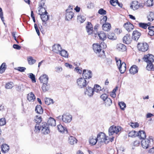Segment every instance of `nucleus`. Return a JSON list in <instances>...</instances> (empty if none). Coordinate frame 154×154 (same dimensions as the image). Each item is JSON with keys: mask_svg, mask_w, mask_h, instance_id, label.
<instances>
[{"mask_svg": "<svg viewBox=\"0 0 154 154\" xmlns=\"http://www.w3.org/2000/svg\"><path fill=\"white\" fill-rule=\"evenodd\" d=\"M42 121V118L41 116H35L34 121L36 124H41Z\"/></svg>", "mask_w": 154, "mask_h": 154, "instance_id": "c03bdc74", "label": "nucleus"}, {"mask_svg": "<svg viewBox=\"0 0 154 154\" xmlns=\"http://www.w3.org/2000/svg\"><path fill=\"white\" fill-rule=\"evenodd\" d=\"M137 136L140 139H143L144 140L146 137V134L145 132L143 131H140L138 132L137 133Z\"/></svg>", "mask_w": 154, "mask_h": 154, "instance_id": "a878e982", "label": "nucleus"}, {"mask_svg": "<svg viewBox=\"0 0 154 154\" xmlns=\"http://www.w3.org/2000/svg\"><path fill=\"white\" fill-rule=\"evenodd\" d=\"M45 0H41V1L39 3V12H40L41 11H45L47 13V12L46 10V6L45 5Z\"/></svg>", "mask_w": 154, "mask_h": 154, "instance_id": "9b49d317", "label": "nucleus"}, {"mask_svg": "<svg viewBox=\"0 0 154 154\" xmlns=\"http://www.w3.org/2000/svg\"><path fill=\"white\" fill-rule=\"evenodd\" d=\"M59 54L61 56L65 57H67L68 56L67 51L63 49H62Z\"/></svg>", "mask_w": 154, "mask_h": 154, "instance_id": "72a5a7b5", "label": "nucleus"}, {"mask_svg": "<svg viewBox=\"0 0 154 154\" xmlns=\"http://www.w3.org/2000/svg\"><path fill=\"white\" fill-rule=\"evenodd\" d=\"M131 126L133 128H135L139 126V124L137 122L131 123Z\"/></svg>", "mask_w": 154, "mask_h": 154, "instance_id": "e2e57ef3", "label": "nucleus"}, {"mask_svg": "<svg viewBox=\"0 0 154 154\" xmlns=\"http://www.w3.org/2000/svg\"><path fill=\"white\" fill-rule=\"evenodd\" d=\"M98 13L101 15H105L106 13V11L103 9L101 8L98 11Z\"/></svg>", "mask_w": 154, "mask_h": 154, "instance_id": "4d7b16f0", "label": "nucleus"}, {"mask_svg": "<svg viewBox=\"0 0 154 154\" xmlns=\"http://www.w3.org/2000/svg\"><path fill=\"white\" fill-rule=\"evenodd\" d=\"M34 27L37 34L39 36L40 34V32L38 28L37 25L35 23L34 24Z\"/></svg>", "mask_w": 154, "mask_h": 154, "instance_id": "0e129e2a", "label": "nucleus"}, {"mask_svg": "<svg viewBox=\"0 0 154 154\" xmlns=\"http://www.w3.org/2000/svg\"><path fill=\"white\" fill-rule=\"evenodd\" d=\"M102 27L104 31H108L111 28V26L110 23L106 22L105 24L103 25Z\"/></svg>", "mask_w": 154, "mask_h": 154, "instance_id": "7c9ffc66", "label": "nucleus"}, {"mask_svg": "<svg viewBox=\"0 0 154 154\" xmlns=\"http://www.w3.org/2000/svg\"><path fill=\"white\" fill-rule=\"evenodd\" d=\"M143 59L146 63H153L154 62V56L152 54H148L144 56Z\"/></svg>", "mask_w": 154, "mask_h": 154, "instance_id": "9d476101", "label": "nucleus"}, {"mask_svg": "<svg viewBox=\"0 0 154 154\" xmlns=\"http://www.w3.org/2000/svg\"><path fill=\"white\" fill-rule=\"evenodd\" d=\"M27 99L29 101H31L32 100H34L35 99V97L32 92H31L28 94L27 96Z\"/></svg>", "mask_w": 154, "mask_h": 154, "instance_id": "f704fd0d", "label": "nucleus"}, {"mask_svg": "<svg viewBox=\"0 0 154 154\" xmlns=\"http://www.w3.org/2000/svg\"><path fill=\"white\" fill-rule=\"evenodd\" d=\"M116 48L119 51H125L126 50V47L124 45L119 43L117 44Z\"/></svg>", "mask_w": 154, "mask_h": 154, "instance_id": "412c9836", "label": "nucleus"}, {"mask_svg": "<svg viewBox=\"0 0 154 154\" xmlns=\"http://www.w3.org/2000/svg\"><path fill=\"white\" fill-rule=\"evenodd\" d=\"M78 85L79 88L86 87L87 85V83L85 78L81 77L77 80Z\"/></svg>", "mask_w": 154, "mask_h": 154, "instance_id": "39448f33", "label": "nucleus"}, {"mask_svg": "<svg viewBox=\"0 0 154 154\" xmlns=\"http://www.w3.org/2000/svg\"><path fill=\"white\" fill-rule=\"evenodd\" d=\"M57 128L58 131L60 132H64L65 131H67L66 128L64 127L61 125H59L57 126Z\"/></svg>", "mask_w": 154, "mask_h": 154, "instance_id": "ea45409f", "label": "nucleus"}, {"mask_svg": "<svg viewBox=\"0 0 154 154\" xmlns=\"http://www.w3.org/2000/svg\"><path fill=\"white\" fill-rule=\"evenodd\" d=\"M27 60L29 64L32 65L34 64L36 61V60L34 59L32 57H29L27 58Z\"/></svg>", "mask_w": 154, "mask_h": 154, "instance_id": "a19ab883", "label": "nucleus"}, {"mask_svg": "<svg viewBox=\"0 0 154 154\" xmlns=\"http://www.w3.org/2000/svg\"><path fill=\"white\" fill-rule=\"evenodd\" d=\"M112 103V100L111 99L109 98L106 99L104 101V104L106 106H110Z\"/></svg>", "mask_w": 154, "mask_h": 154, "instance_id": "58836bf2", "label": "nucleus"}, {"mask_svg": "<svg viewBox=\"0 0 154 154\" xmlns=\"http://www.w3.org/2000/svg\"><path fill=\"white\" fill-rule=\"evenodd\" d=\"M94 90L93 88L91 87H87L85 91V94L89 97L92 96L94 94Z\"/></svg>", "mask_w": 154, "mask_h": 154, "instance_id": "f3484780", "label": "nucleus"}, {"mask_svg": "<svg viewBox=\"0 0 154 154\" xmlns=\"http://www.w3.org/2000/svg\"><path fill=\"white\" fill-rule=\"evenodd\" d=\"M6 68V63H3L0 66V73L2 74L4 72Z\"/></svg>", "mask_w": 154, "mask_h": 154, "instance_id": "4c0bfd02", "label": "nucleus"}, {"mask_svg": "<svg viewBox=\"0 0 154 154\" xmlns=\"http://www.w3.org/2000/svg\"><path fill=\"white\" fill-rule=\"evenodd\" d=\"M119 105L121 109L124 110L126 107V105L125 103L123 102H120L119 103Z\"/></svg>", "mask_w": 154, "mask_h": 154, "instance_id": "3c124183", "label": "nucleus"}, {"mask_svg": "<svg viewBox=\"0 0 154 154\" xmlns=\"http://www.w3.org/2000/svg\"><path fill=\"white\" fill-rule=\"evenodd\" d=\"M100 97L104 101L106 99L109 98L108 97V95L106 94H103L100 96Z\"/></svg>", "mask_w": 154, "mask_h": 154, "instance_id": "13d9d810", "label": "nucleus"}, {"mask_svg": "<svg viewBox=\"0 0 154 154\" xmlns=\"http://www.w3.org/2000/svg\"><path fill=\"white\" fill-rule=\"evenodd\" d=\"M97 141V139H96L95 136H92L89 139V142L90 144L91 145H95Z\"/></svg>", "mask_w": 154, "mask_h": 154, "instance_id": "5701e85b", "label": "nucleus"}, {"mask_svg": "<svg viewBox=\"0 0 154 154\" xmlns=\"http://www.w3.org/2000/svg\"><path fill=\"white\" fill-rule=\"evenodd\" d=\"M114 32L116 34H119L122 32V30L120 29L117 28L114 30Z\"/></svg>", "mask_w": 154, "mask_h": 154, "instance_id": "69168bd1", "label": "nucleus"}, {"mask_svg": "<svg viewBox=\"0 0 154 154\" xmlns=\"http://www.w3.org/2000/svg\"><path fill=\"white\" fill-rule=\"evenodd\" d=\"M97 54L98 56L102 58H104L105 57V55L104 51L103 49L98 52Z\"/></svg>", "mask_w": 154, "mask_h": 154, "instance_id": "09e8293b", "label": "nucleus"}, {"mask_svg": "<svg viewBox=\"0 0 154 154\" xmlns=\"http://www.w3.org/2000/svg\"><path fill=\"white\" fill-rule=\"evenodd\" d=\"M140 7L138 2L136 1L132 2V5L130 6V8L134 10H135L139 8Z\"/></svg>", "mask_w": 154, "mask_h": 154, "instance_id": "aec40b11", "label": "nucleus"}, {"mask_svg": "<svg viewBox=\"0 0 154 154\" xmlns=\"http://www.w3.org/2000/svg\"><path fill=\"white\" fill-rule=\"evenodd\" d=\"M97 35L99 39L102 41L106 40V34L103 31H101L98 32Z\"/></svg>", "mask_w": 154, "mask_h": 154, "instance_id": "393cba45", "label": "nucleus"}, {"mask_svg": "<svg viewBox=\"0 0 154 154\" xmlns=\"http://www.w3.org/2000/svg\"><path fill=\"white\" fill-rule=\"evenodd\" d=\"M41 124H36L35 126V131L36 133L39 132L40 130H41Z\"/></svg>", "mask_w": 154, "mask_h": 154, "instance_id": "de8ad7c7", "label": "nucleus"}, {"mask_svg": "<svg viewBox=\"0 0 154 154\" xmlns=\"http://www.w3.org/2000/svg\"><path fill=\"white\" fill-rule=\"evenodd\" d=\"M61 49L62 48L59 44H55L52 46V51L55 53L59 54Z\"/></svg>", "mask_w": 154, "mask_h": 154, "instance_id": "4468645a", "label": "nucleus"}, {"mask_svg": "<svg viewBox=\"0 0 154 154\" xmlns=\"http://www.w3.org/2000/svg\"><path fill=\"white\" fill-rule=\"evenodd\" d=\"M139 26L140 27H141L144 29H146L148 26V25H147V24H146V23H139Z\"/></svg>", "mask_w": 154, "mask_h": 154, "instance_id": "603ef678", "label": "nucleus"}, {"mask_svg": "<svg viewBox=\"0 0 154 154\" xmlns=\"http://www.w3.org/2000/svg\"><path fill=\"white\" fill-rule=\"evenodd\" d=\"M29 77L31 79L33 82H36L35 79V75L32 73H30L29 74Z\"/></svg>", "mask_w": 154, "mask_h": 154, "instance_id": "864d4df0", "label": "nucleus"}, {"mask_svg": "<svg viewBox=\"0 0 154 154\" xmlns=\"http://www.w3.org/2000/svg\"><path fill=\"white\" fill-rule=\"evenodd\" d=\"M106 47V45L104 42H101L100 44H94L93 45L94 51L96 54L101 50L102 49L105 48Z\"/></svg>", "mask_w": 154, "mask_h": 154, "instance_id": "f03ea898", "label": "nucleus"}, {"mask_svg": "<svg viewBox=\"0 0 154 154\" xmlns=\"http://www.w3.org/2000/svg\"><path fill=\"white\" fill-rule=\"evenodd\" d=\"M42 11L39 12L38 14L41 15V18L42 21L45 22L48 20L49 19V16L47 15L48 13H47L45 11L42 12Z\"/></svg>", "mask_w": 154, "mask_h": 154, "instance_id": "f8f14e48", "label": "nucleus"}, {"mask_svg": "<svg viewBox=\"0 0 154 154\" xmlns=\"http://www.w3.org/2000/svg\"><path fill=\"white\" fill-rule=\"evenodd\" d=\"M153 0H147L145 3V5L147 7H150L153 5Z\"/></svg>", "mask_w": 154, "mask_h": 154, "instance_id": "8fccbe9b", "label": "nucleus"}, {"mask_svg": "<svg viewBox=\"0 0 154 154\" xmlns=\"http://www.w3.org/2000/svg\"><path fill=\"white\" fill-rule=\"evenodd\" d=\"M131 38L129 34H127L123 38V42L126 44H129L131 41Z\"/></svg>", "mask_w": 154, "mask_h": 154, "instance_id": "4be33fe9", "label": "nucleus"}, {"mask_svg": "<svg viewBox=\"0 0 154 154\" xmlns=\"http://www.w3.org/2000/svg\"><path fill=\"white\" fill-rule=\"evenodd\" d=\"M141 145L142 147L145 149L150 147L153 143V140L152 137L150 136L148 138L143 140L141 141Z\"/></svg>", "mask_w": 154, "mask_h": 154, "instance_id": "f257e3e1", "label": "nucleus"}, {"mask_svg": "<svg viewBox=\"0 0 154 154\" xmlns=\"http://www.w3.org/2000/svg\"><path fill=\"white\" fill-rule=\"evenodd\" d=\"M50 88V85L47 83L43 84L42 88L43 92H45L49 90Z\"/></svg>", "mask_w": 154, "mask_h": 154, "instance_id": "473e14b6", "label": "nucleus"}, {"mask_svg": "<svg viewBox=\"0 0 154 154\" xmlns=\"http://www.w3.org/2000/svg\"><path fill=\"white\" fill-rule=\"evenodd\" d=\"M94 92L95 91L97 92H98L101 90V87L98 85H95L94 88Z\"/></svg>", "mask_w": 154, "mask_h": 154, "instance_id": "49530a36", "label": "nucleus"}, {"mask_svg": "<svg viewBox=\"0 0 154 154\" xmlns=\"http://www.w3.org/2000/svg\"><path fill=\"white\" fill-rule=\"evenodd\" d=\"M35 111L37 113L42 114L43 113V109L40 105H37L35 107Z\"/></svg>", "mask_w": 154, "mask_h": 154, "instance_id": "2f4dec72", "label": "nucleus"}, {"mask_svg": "<svg viewBox=\"0 0 154 154\" xmlns=\"http://www.w3.org/2000/svg\"><path fill=\"white\" fill-rule=\"evenodd\" d=\"M6 123V121L5 118H1L0 119V126H3Z\"/></svg>", "mask_w": 154, "mask_h": 154, "instance_id": "bf43d9fd", "label": "nucleus"}, {"mask_svg": "<svg viewBox=\"0 0 154 154\" xmlns=\"http://www.w3.org/2000/svg\"><path fill=\"white\" fill-rule=\"evenodd\" d=\"M92 72L91 71H87L86 69H84L83 72L82 76L83 78L85 79H89L91 78L92 76Z\"/></svg>", "mask_w": 154, "mask_h": 154, "instance_id": "ddd939ff", "label": "nucleus"}, {"mask_svg": "<svg viewBox=\"0 0 154 154\" xmlns=\"http://www.w3.org/2000/svg\"><path fill=\"white\" fill-rule=\"evenodd\" d=\"M13 87V83L12 82L6 84L5 87L6 89H11Z\"/></svg>", "mask_w": 154, "mask_h": 154, "instance_id": "5fc2aeb1", "label": "nucleus"}, {"mask_svg": "<svg viewBox=\"0 0 154 154\" xmlns=\"http://www.w3.org/2000/svg\"><path fill=\"white\" fill-rule=\"evenodd\" d=\"M2 151L4 153L8 152L9 149V147L7 144H2L1 146Z\"/></svg>", "mask_w": 154, "mask_h": 154, "instance_id": "c85d7f7f", "label": "nucleus"}, {"mask_svg": "<svg viewBox=\"0 0 154 154\" xmlns=\"http://www.w3.org/2000/svg\"><path fill=\"white\" fill-rule=\"evenodd\" d=\"M77 140L74 137L70 136L69 139V142L71 145H74L77 143Z\"/></svg>", "mask_w": 154, "mask_h": 154, "instance_id": "c756f323", "label": "nucleus"}, {"mask_svg": "<svg viewBox=\"0 0 154 154\" xmlns=\"http://www.w3.org/2000/svg\"><path fill=\"white\" fill-rule=\"evenodd\" d=\"M139 50L145 52L147 51L149 48V46L146 42L138 43L137 46Z\"/></svg>", "mask_w": 154, "mask_h": 154, "instance_id": "0eeeda50", "label": "nucleus"}, {"mask_svg": "<svg viewBox=\"0 0 154 154\" xmlns=\"http://www.w3.org/2000/svg\"><path fill=\"white\" fill-rule=\"evenodd\" d=\"M141 35L140 32H138L137 30H135L133 32L132 34V38L134 40L137 41L140 38Z\"/></svg>", "mask_w": 154, "mask_h": 154, "instance_id": "dca6fc26", "label": "nucleus"}, {"mask_svg": "<svg viewBox=\"0 0 154 154\" xmlns=\"http://www.w3.org/2000/svg\"><path fill=\"white\" fill-rule=\"evenodd\" d=\"M107 138L108 137H106L104 133L100 132L98 134L96 139H97V140L100 139V142L101 143L104 142L106 143H107L109 142L108 141L107 142H106L108 140Z\"/></svg>", "mask_w": 154, "mask_h": 154, "instance_id": "6e6552de", "label": "nucleus"}, {"mask_svg": "<svg viewBox=\"0 0 154 154\" xmlns=\"http://www.w3.org/2000/svg\"><path fill=\"white\" fill-rule=\"evenodd\" d=\"M41 132L42 133L46 134H48L49 132V129L48 124L45 122H43L41 124Z\"/></svg>", "mask_w": 154, "mask_h": 154, "instance_id": "423d86ee", "label": "nucleus"}, {"mask_svg": "<svg viewBox=\"0 0 154 154\" xmlns=\"http://www.w3.org/2000/svg\"><path fill=\"white\" fill-rule=\"evenodd\" d=\"M148 20L150 21H152L154 20V13L150 12L148 16Z\"/></svg>", "mask_w": 154, "mask_h": 154, "instance_id": "79ce46f5", "label": "nucleus"}, {"mask_svg": "<svg viewBox=\"0 0 154 154\" xmlns=\"http://www.w3.org/2000/svg\"><path fill=\"white\" fill-rule=\"evenodd\" d=\"M49 78L48 76L46 74H43L41 75L39 78L40 82L43 84L47 83H48Z\"/></svg>", "mask_w": 154, "mask_h": 154, "instance_id": "2eb2a0df", "label": "nucleus"}, {"mask_svg": "<svg viewBox=\"0 0 154 154\" xmlns=\"http://www.w3.org/2000/svg\"><path fill=\"white\" fill-rule=\"evenodd\" d=\"M152 63H147V65L146 67V69L149 71L154 70V68Z\"/></svg>", "mask_w": 154, "mask_h": 154, "instance_id": "e433bc0d", "label": "nucleus"}, {"mask_svg": "<svg viewBox=\"0 0 154 154\" xmlns=\"http://www.w3.org/2000/svg\"><path fill=\"white\" fill-rule=\"evenodd\" d=\"M137 133L135 131H131L128 133V136L131 137H135L137 136Z\"/></svg>", "mask_w": 154, "mask_h": 154, "instance_id": "a18cd8bd", "label": "nucleus"}, {"mask_svg": "<svg viewBox=\"0 0 154 154\" xmlns=\"http://www.w3.org/2000/svg\"><path fill=\"white\" fill-rule=\"evenodd\" d=\"M115 59L117 63V66L118 68L119 66H120L122 64L121 61L120 59H119V60H117L116 58Z\"/></svg>", "mask_w": 154, "mask_h": 154, "instance_id": "680f3d73", "label": "nucleus"}, {"mask_svg": "<svg viewBox=\"0 0 154 154\" xmlns=\"http://www.w3.org/2000/svg\"><path fill=\"white\" fill-rule=\"evenodd\" d=\"M110 4L113 6L116 5V2L114 0H110Z\"/></svg>", "mask_w": 154, "mask_h": 154, "instance_id": "774afa93", "label": "nucleus"}, {"mask_svg": "<svg viewBox=\"0 0 154 154\" xmlns=\"http://www.w3.org/2000/svg\"><path fill=\"white\" fill-rule=\"evenodd\" d=\"M121 130V127L119 126H111L109 129V136L112 135L114 133L117 134Z\"/></svg>", "mask_w": 154, "mask_h": 154, "instance_id": "7ed1b4c3", "label": "nucleus"}, {"mask_svg": "<svg viewBox=\"0 0 154 154\" xmlns=\"http://www.w3.org/2000/svg\"><path fill=\"white\" fill-rule=\"evenodd\" d=\"M124 27L127 31L129 32L133 29L134 26L133 25L130 23H126L124 25Z\"/></svg>", "mask_w": 154, "mask_h": 154, "instance_id": "a211bd4d", "label": "nucleus"}, {"mask_svg": "<svg viewBox=\"0 0 154 154\" xmlns=\"http://www.w3.org/2000/svg\"><path fill=\"white\" fill-rule=\"evenodd\" d=\"M45 102L47 105H49L51 103H53L54 102L53 99L49 98H46L45 99Z\"/></svg>", "mask_w": 154, "mask_h": 154, "instance_id": "37998d69", "label": "nucleus"}, {"mask_svg": "<svg viewBox=\"0 0 154 154\" xmlns=\"http://www.w3.org/2000/svg\"><path fill=\"white\" fill-rule=\"evenodd\" d=\"M72 8H71V6L69 5L68 7V8L67 9L66 11V20H70L73 17L74 15V13L72 12Z\"/></svg>", "mask_w": 154, "mask_h": 154, "instance_id": "20e7f679", "label": "nucleus"}, {"mask_svg": "<svg viewBox=\"0 0 154 154\" xmlns=\"http://www.w3.org/2000/svg\"><path fill=\"white\" fill-rule=\"evenodd\" d=\"M13 47L14 48L17 50H20L21 48V47L19 45L17 44H14L13 45Z\"/></svg>", "mask_w": 154, "mask_h": 154, "instance_id": "338daca9", "label": "nucleus"}, {"mask_svg": "<svg viewBox=\"0 0 154 154\" xmlns=\"http://www.w3.org/2000/svg\"><path fill=\"white\" fill-rule=\"evenodd\" d=\"M47 124L48 126H54L56 125L55 120L54 118L50 117L48 120Z\"/></svg>", "mask_w": 154, "mask_h": 154, "instance_id": "cd10ccee", "label": "nucleus"}, {"mask_svg": "<svg viewBox=\"0 0 154 154\" xmlns=\"http://www.w3.org/2000/svg\"><path fill=\"white\" fill-rule=\"evenodd\" d=\"M62 119L63 122L69 123L72 120V116L68 113H64L62 116Z\"/></svg>", "mask_w": 154, "mask_h": 154, "instance_id": "1a4fd4ad", "label": "nucleus"}, {"mask_svg": "<svg viewBox=\"0 0 154 154\" xmlns=\"http://www.w3.org/2000/svg\"><path fill=\"white\" fill-rule=\"evenodd\" d=\"M126 65L124 62H123L122 63V64L120 66H119L118 68L119 71L121 73H123L126 71Z\"/></svg>", "mask_w": 154, "mask_h": 154, "instance_id": "b1692460", "label": "nucleus"}, {"mask_svg": "<svg viewBox=\"0 0 154 154\" xmlns=\"http://www.w3.org/2000/svg\"><path fill=\"white\" fill-rule=\"evenodd\" d=\"M107 36L108 38L111 40H115L117 38L115 34L113 32H109Z\"/></svg>", "mask_w": 154, "mask_h": 154, "instance_id": "c9c22d12", "label": "nucleus"}, {"mask_svg": "<svg viewBox=\"0 0 154 154\" xmlns=\"http://www.w3.org/2000/svg\"><path fill=\"white\" fill-rule=\"evenodd\" d=\"M78 20L81 23H83L85 20V18L84 17H82L81 16H78Z\"/></svg>", "mask_w": 154, "mask_h": 154, "instance_id": "6e6d98bb", "label": "nucleus"}, {"mask_svg": "<svg viewBox=\"0 0 154 154\" xmlns=\"http://www.w3.org/2000/svg\"><path fill=\"white\" fill-rule=\"evenodd\" d=\"M138 71L137 67L135 65L132 66L129 69L130 73L132 74H134L136 73Z\"/></svg>", "mask_w": 154, "mask_h": 154, "instance_id": "bb28decb", "label": "nucleus"}, {"mask_svg": "<svg viewBox=\"0 0 154 154\" xmlns=\"http://www.w3.org/2000/svg\"><path fill=\"white\" fill-rule=\"evenodd\" d=\"M86 29L88 35H91L93 32V30L92 24L90 22H88L86 27Z\"/></svg>", "mask_w": 154, "mask_h": 154, "instance_id": "6ab92c4d", "label": "nucleus"}, {"mask_svg": "<svg viewBox=\"0 0 154 154\" xmlns=\"http://www.w3.org/2000/svg\"><path fill=\"white\" fill-rule=\"evenodd\" d=\"M17 69L20 72H23L26 69V68L25 67H18Z\"/></svg>", "mask_w": 154, "mask_h": 154, "instance_id": "052dcab7", "label": "nucleus"}]
</instances>
